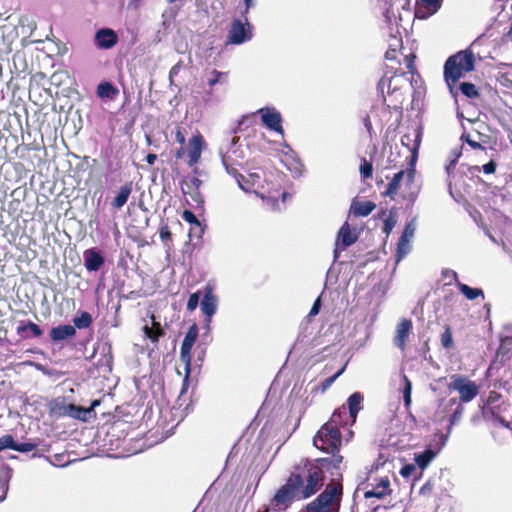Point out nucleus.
<instances>
[{"instance_id":"obj_1","label":"nucleus","mask_w":512,"mask_h":512,"mask_svg":"<svg viewBox=\"0 0 512 512\" xmlns=\"http://www.w3.org/2000/svg\"><path fill=\"white\" fill-rule=\"evenodd\" d=\"M475 58L470 49L450 56L444 65V79L451 94L455 95L454 85L465 73L474 70Z\"/></svg>"},{"instance_id":"obj_2","label":"nucleus","mask_w":512,"mask_h":512,"mask_svg":"<svg viewBox=\"0 0 512 512\" xmlns=\"http://www.w3.org/2000/svg\"><path fill=\"white\" fill-rule=\"evenodd\" d=\"M291 475L299 481L298 490L302 499L313 496L323 486L324 475L322 467L309 461L303 467H298L296 472Z\"/></svg>"},{"instance_id":"obj_3","label":"nucleus","mask_w":512,"mask_h":512,"mask_svg":"<svg viewBox=\"0 0 512 512\" xmlns=\"http://www.w3.org/2000/svg\"><path fill=\"white\" fill-rule=\"evenodd\" d=\"M342 498V485L338 482L328 484L318 497L310 502L307 512H338Z\"/></svg>"},{"instance_id":"obj_4","label":"nucleus","mask_w":512,"mask_h":512,"mask_svg":"<svg viewBox=\"0 0 512 512\" xmlns=\"http://www.w3.org/2000/svg\"><path fill=\"white\" fill-rule=\"evenodd\" d=\"M313 444L317 449L327 453L338 451L341 445V433L339 429L330 425H323L313 438Z\"/></svg>"},{"instance_id":"obj_5","label":"nucleus","mask_w":512,"mask_h":512,"mask_svg":"<svg viewBox=\"0 0 512 512\" xmlns=\"http://www.w3.org/2000/svg\"><path fill=\"white\" fill-rule=\"evenodd\" d=\"M299 481L292 475L288 478L285 485H283L275 494L271 501V506L274 509L281 510L288 507L293 500H300V493L298 490Z\"/></svg>"},{"instance_id":"obj_6","label":"nucleus","mask_w":512,"mask_h":512,"mask_svg":"<svg viewBox=\"0 0 512 512\" xmlns=\"http://www.w3.org/2000/svg\"><path fill=\"white\" fill-rule=\"evenodd\" d=\"M449 389L459 393L460 403L471 402L479 394V386L472 380L462 375H453Z\"/></svg>"},{"instance_id":"obj_7","label":"nucleus","mask_w":512,"mask_h":512,"mask_svg":"<svg viewBox=\"0 0 512 512\" xmlns=\"http://www.w3.org/2000/svg\"><path fill=\"white\" fill-rule=\"evenodd\" d=\"M214 289L215 285L213 283H206V285L203 287V295L200 303L207 332L210 331V324L218 307V297L214 294Z\"/></svg>"},{"instance_id":"obj_8","label":"nucleus","mask_w":512,"mask_h":512,"mask_svg":"<svg viewBox=\"0 0 512 512\" xmlns=\"http://www.w3.org/2000/svg\"><path fill=\"white\" fill-rule=\"evenodd\" d=\"M244 17V22L235 19L231 24V29L228 33V42L232 44H242L246 41H249L252 38L251 25L248 22L247 16Z\"/></svg>"},{"instance_id":"obj_9","label":"nucleus","mask_w":512,"mask_h":512,"mask_svg":"<svg viewBox=\"0 0 512 512\" xmlns=\"http://www.w3.org/2000/svg\"><path fill=\"white\" fill-rule=\"evenodd\" d=\"M257 113L261 117V121L263 125L271 130L276 132L277 134L284 136V129L282 126V116L281 113L274 107H263L260 108Z\"/></svg>"},{"instance_id":"obj_10","label":"nucleus","mask_w":512,"mask_h":512,"mask_svg":"<svg viewBox=\"0 0 512 512\" xmlns=\"http://www.w3.org/2000/svg\"><path fill=\"white\" fill-rule=\"evenodd\" d=\"M238 141V137H232L229 148L225 153H221L222 164L225 168L239 165L240 161L244 158L243 151L237 147Z\"/></svg>"},{"instance_id":"obj_11","label":"nucleus","mask_w":512,"mask_h":512,"mask_svg":"<svg viewBox=\"0 0 512 512\" xmlns=\"http://www.w3.org/2000/svg\"><path fill=\"white\" fill-rule=\"evenodd\" d=\"M442 3L443 0H416L415 17L428 19L440 10Z\"/></svg>"},{"instance_id":"obj_12","label":"nucleus","mask_w":512,"mask_h":512,"mask_svg":"<svg viewBox=\"0 0 512 512\" xmlns=\"http://www.w3.org/2000/svg\"><path fill=\"white\" fill-rule=\"evenodd\" d=\"M421 131L419 129H413L411 133H406L401 137V143L405 146L409 152H411L410 165H414L418 157V150L421 143Z\"/></svg>"},{"instance_id":"obj_13","label":"nucleus","mask_w":512,"mask_h":512,"mask_svg":"<svg viewBox=\"0 0 512 512\" xmlns=\"http://www.w3.org/2000/svg\"><path fill=\"white\" fill-rule=\"evenodd\" d=\"M117 42L118 36L110 28H102L95 33V44L100 49H111Z\"/></svg>"},{"instance_id":"obj_14","label":"nucleus","mask_w":512,"mask_h":512,"mask_svg":"<svg viewBox=\"0 0 512 512\" xmlns=\"http://www.w3.org/2000/svg\"><path fill=\"white\" fill-rule=\"evenodd\" d=\"M204 145L203 137L200 134L194 135L189 140V147H188V165L190 167L194 166L200 159L202 149Z\"/></svg>"},{"instance_id":"obj_15","label":"nucleus","mask_w":512,"mask_h":512,"mask_svg":"<svg viewBox=\"0 0 512 512\" xmlns=\"http://www.w3.org/2000/svg\"><path fill=\"white\" fill-rule=\"evenodd\" d=\"M194 345L187 343L185 341L182 342L181 348H180V360L185 365V378L183 380V386L181 390V394L185 393L188 382H189V375L191 370V350Z\"/></svg>"},{"instance_id":"obj_16","label":"nucleus","mask_w":512,"mask_h":512,"mask_svg":"<svg viewBox=\"0 0 512 512\" xmlns=\"http://www.w3.org/2000/svg\"><path fill=\"white\" fill-rule=\"evenodd\" d=\"M103 264V256L95 249H87L84 252V265L89 272L98 271Z\"/></svg>"},{"instance_id":"obj_17","label":"nucleus","mask_w":512,"mask_h":512,"mask_svg":"<svg viewBox=\"0 0 512 512\" xmlns=\"http://www.w3.org/2000/svg\"><path fill=\"white\" fill-rule=\"evenodd\" d=\"M412 328V323L408 319H403L396 327V335L394 337V344L403 350L405 348V342L408 338Z\"/></svg>"},{"instance_id":"obj_18","label":"nucleus","mask_w":512,"mask_h":512,"mask_svg":"<svg viewBox=\"0 0 512 512\" xmlns=\"http://www.w3.org/2000/svg\"><path fill=\"white\" fill-rule=\"evenodd\" d=\"M69 404L64 397H57L51 400L48 405L50 415L58 418L66 417Z\"/></svg>"},{"instance_id":"obj_19","label":"nucleus","mask_w":512,"mask_h":512,"mask_svg":"<svg viewBox=\"0 0 512 512\" xmlns=\"http://www.w3.org/2000/svg\"><path fill=\"white\" fill-rule=\"evenodd\" d=\"M76 334V329L72 325H59L50 331V337L53 341L59 342L67 338L73 337Z\"/></svg>"},{"instance_id":"obj_20","label":"nucleus","mask_w":512,"mask_h":512,"mask_svg":"<svg viewBox=\"0 0 512 512\" xmlns=\"http://www.w3.org/2000/svg\"><path fill=\"white\" fill-rule=\"evenodd\" d=\"M363 401V396L359 392H354L349 396L347 400L349 416L351 418V423H354L357 418L358 412L361 410V403Z\"/></svg>"},{"instance_id":"obj_21","label":"nucleus","mask_w":512,"mask_h":512,"mask_svg":"<svg viewBox=\"0 0 512 512\" xmlns=\"http://www.w3.org/2000/svg\"><path fill=\"white\" fill-rule=\"evenodd\" d=\"M132 185V182H127L126 184L120 187L118 194L112 201V206L114 208L120 209L126 204L132 192Z\"/></svg>"},{"instance_id":"obj_22","label":"nucleus","mask_w":512,"mask_h":512,"mask_svg":"<svg viewBox=\"0 0 512 512\" xmlns=\"http://www.w3.org/2000/svg\"><path fill=\"white\" fill-rule=\"evenodd\" d=\"M389 485H390L389 479L382 478L380 480V482L375 487H373L371 490H368L365 492V498H367V499L373 498V497L379 498V499L383 498L388 493Z\"/></svg>"},{"instance_id":"obj_23","label":"nucleus","mask_w":512,"mask_h":512,"mask_svg":"<svg viewBox=\"0 0 512 512\" xmlns=\"http://www.w3.org/2000/svg\"><path fill=\"white\" fill-rule=\"evenodd\" d=\"M357 240V236L354 235L348 223H344L338 232V242L341 244L342 248L345 249L355 243Z\"/></svg>"},{"instance_id":"obj_24","label":"nucleus","mask_w":512,"mask_h":512,"mask_svg":"<svg viewBox=\"0 0 512 512\" xmlns=\"http://www.w3.org/2000/svg\"><path fill=\"white\" fill-rule=\"evenodd\" d=\"M66 417L87 421L91 417V409H86L85 407L70 403Z\"/></svg>"},{"instance_id":"obj_25","label":"nucleus","mask_w":512,"mask_h":512,"mask_svg":"<svg viewBox=\"0 0 512 512\" xmlns=\"http://www.w3.org/2000/svg\"><path fill=\"white\" fill-rule=\"evenodd\" d=\"M436 453L431 449H426L420 453L414 454L416 465L421 469V472L428 467V465L435 458Z\"/></svg>"},{"instance_id":"obj_26","label":"nucleus","mask_w":512,"mask_h":512,"mask_svg":"<svg viewBox=\"0 0 512 512\" xmlns=\"http://www.w3.org/2000/svg\"><path fill=\"white\" fill-rule=\"evenodd\" d=\"M376 208V205L371 201L357 202L352 206L355 216L366 217Z\"/></svg>"},{"instance_id":"obj_27","label":"nucleus","mask_w":512,"mask_h":512,"mask_svg":"<svg viewBox=\"0 0 512 512\" xmlns=\"http://www.w3.org/2000/svg\"><path fill=\"white\" fill-rule=\"evenodd\" d=\"M457 287L468 300H474L479 296L484 297L483 290L480 288H472L461 282H457Z\"/></svg>"},{"instance_id":"obj_28","label":"nucleus","mask_w":512,"mask_h":512,"mask_svg":"<svg viewBox=\"0 0 512 512\" xmlns=\"http://www.w3.org/2000/svg\"><path fill=\"white\" fill-rule=\"evenodd\" d=\"M346 414L347 408L345 406H342L333 412L330 420L324 425H330L332 426V428L339 429V426H342L344 424L343 417H345Z\"/></svg>"},{"instance_id":"obj_29","label":"nucleus","mask_w":512,"mask_h":512,"mask_svg":"<svg viewBox=\"0 0 512 512\" xmlns=\"http://www.w3.org/2000/svg\"><path fill=\"white\" fill-rule=\"evenodd\" d=\"M396 81H405L403 75L401 76H392L388 78L386 75L381 78L378 83V91L384 96L385 89H387V93H391V86L393 82Z\"/></svg>"},{"instance_id":"obj_30","label":"nucleus","mask_w":512,"mask_h":512,"mask_svg":"<svg viewBox=\"0 0 512 512\" xmlns=\"http://www.w3.org/2000/svg\"><path fill=\"white\" fill-rule=\"evenodd\" d=\"M405 175V171L397 172L389 182L385 194L388 196L394 195L400 187V183Z\"/></svg>"},{"instance_id":"obj_31","label":"nucleus","mask_w":512,"mask_h":512,"mask_svg":"<svg viewBox=\"0 0 512 512\" xmlns=\"http://www.w3.org/2000/svg\"><path fill=\"white\" fill-rule=\"evenodd\" d=\"M343 457L341 455L332 453L331 458H323L318 460L323 468L330 469V467L339 470Z\"/></svg>"},{"instance_id":"obj_32","label":"nucleus","mask_w":512,"mask_h":512,"mask_svg":"<svg viewBox=\"0 0 512 512\" xmlns=\"http://www.w3.org/2000/svg\"><path fill=\"white\" fill-rule=\"evenodd\" d=\"M143 331L152 342L156 343L158 342L159 338L163 335V331L161 329V326L159 323L153 322V328L148 327L145 325L143 327Z\"/></svg>"},{"instance_id":"obj_33","label":"nucleus","mask_w":512,"mask_h":512,"mask_svg":"<svg viewBox=\"0 0 512 512\" xmlns=\"http://www.w3.org/2000/svg\"><path fill=\"white\" fill-rule=\"evenodd\" d=\"M75 329H86L92 324V316L88 312H81L73 319Z\"/></svg>"},{"instance_id":"obj_34","label":"nucleus","mask_w":512,"mask_h":512,"mask_svg":"<svg viewBox=\"0 0 512 512\" xmlns=\"http://www.w3.org/2000/svg\"><path fill=\"white\" fill-rule=\"evenodd\" d=\"M463 411H464V408H463V406L460 403L457 406V408L455 409V411L453 412V414L450 416V426H449V429H448V433L446 435H441L442 445H445V443H446V441L448 439V435H449V433L451 431V427L461 419Z\"/></svg>"},{"instance_id":"obj_35","label":"nucleus","mask_w":512,"mask_h":512,"mask_svg":"<svg viewBox=\"0 0 512 512\" xmlns=\"http://www.w3.org/2000/svg\"><path fill=\"white\" fill-rule=\"evenodd\" d=\"M116 92L114 86L109 82L100 83L97 87V94L101 98H111Z\"/></svg>"},{"instance_id":"obj_36","label":"nucleus","mask_w":512,"mask_h":512,"mask_svg":"<svg viewBox=\"0 0 512 512\" xmlns=\"http://www.w3.org/2000/svg\"><path fill=\"white\" fill-rule=\"evenodd\" d=\"M27 329H29L32 332L34 337H40L43 334L42 329L37 324L31 321H28L27 323L20 325L17 328V333L21 335Z\"/></svg>"},{"instance_id":"obj_37","label":"nucleus","mask_w":512,"mask_h":512,"mask_svg":"<svg viewBox=\"0 0 512 512\" xmlns=\"http://www.w3.org/2000/svg\"><path fill=\"white\" fill-rule=\"evenodd\" d=\"M461 156V150L459 148H454L449 155L448 164L445 167V170L447 172V175L450 177L452 174V171Z\"/></svg>"},{"instance_id":"obj_38","label":"nucleus","mask_w":512,"mask_h":512,"mask_svg":"<svg viewBox=\"0 0 512 512\" xmlns=\"http://www.w3.org/2000/svg\"><path fill=\"white\" fill-rule=\"evenodd\" d=\"M411 251V244L409 241L399 238L397 245V259L399 262L402 258H404Z\"/></svg>"},{"instance_id":"obj_39","label":"nucleus","mask_w":512,"mask_h":512,"mask_svg":"<svg viewBox=\"0 0 512 512\" xmlns=\"http://www.w3.org/2000/svg\"><path fill=\"white\" fill-rule=\"evenodd\" d=\"M416 227H417V221H416V218H413L410 222H408L406 224L404 231L400 238L411 242L412 238L414 237Z\"/></svg>"},{"instance_id":"obj_40","label":"nucleus","mask_w":512,"mask_h":512,"mask_svg":"<svg viewBox=\"0 0 512 512\" xmlns=\"http://www.w3.org/2000/svg\"><path fill=\"white\" fill-rule=\"evenodd\" d=\"M225 170L229 175L233 176L236 179L238 186L241 190H243L244 192H249V190L244 185V182H248V180H245V177L237 171L235 166L225 168Z\"/></svg>"},{"instance_id":"obj_41","label":"nucleus","mask_w":512,"mask_h":512,"mask_svg":"<svg viewBox=\"0 0 512 512\" xmlns=\"http://www.w3.org/2000/svg\"><path fill=\"white\" fill-rule=\"evenodd\" d=\"M460 90L463 95L468 98H475L478 96V91L474 84L469 82H463L460 84Z\"/></svg>"},{"instance_id":"obj_42","label":"nucleus","mask_w":512,"mask_h":512,"mask_svg":"<svg viewBox=\"0 0 512 512\" xmlns=\"http://www.w3.org/2000/svg\"><path fill=\"white\" fill-rule=\"evenodd\" d=\"M360 174L363 179H368L372 177L373 166L370 162H368L365 158L361 160L360 163Z\"/></svg>"},{"instance_id":"obj_43","label":"nucleus","mask_w":512,"mask_h":512,"mask_svg":"<svg viewBox=\"0 0 512 512\" xmlns=\"http://www.w3.org/2000/svg\"><path fill=\"white\" fill-rule=\"evenodd\" d=\"M203 295V291H197L195 293H192L189 298H188V301H187V310L192 312L194 311L198 305H199V301H200V298L201 296Z\"/></svg>"},{"instance_id":"obj_44","label":"nucleus","mask_w":512,"mask_h":512,"mask_svg":"<svg viewBox=\"0 0 512 512\" xmlns=\"http://www.w3.org/2000/svg\"><path fill=\"white\" fill-rule=\"evenodd\" d=\"M403 379H404V382H405V385H404V388H403L404 404H405L406 407H409L410 404H411L412 384H411L410 380L405 375L403 376Z\"/></svg>"},{"instance_id":"obj_45","label":"nucleus","mask_w":512,"mask_h":512,"mask_svg":"<svg viewBox=\"0 0 512 512\" xmlns=\"http://www.w3.org/2000/svg\"><path fill=\"white\" fill-rule=\"evenodd\" d=\"M183 219L190 223V224H193L195 225L197 228H199L200 232L202 233L203 232V228H202V225H201V222L198 220V218L196 217V215L192 212V211H189V210H185L183 212V215H182Z\"/></svg>"},{"instance_id":"obj_46","label":"nucleus","mask_w":512,"mask_h":512,"mask_svg":"<svg viewBox=\"0 0 512 512\" xmlns=\"http://www.w3.org/2000/svg\"><path fill=\"white\" fill-rule=\"evenodd\" d=\"M9 489V475L8 473L0 476V501H3Z\"/></svg>"},{"instance_id":"obj_47","label":"nucleus","mask_w":512,"mask_h":512,"mask_svg":"<svg viewBox=\"0 0 512 512\" xmlns=\"http://www.w3.org/2000/svg\"><path fill=\"white\" fill-rule=\"evenodd\" d=\"M197 337H198V327L196 324H193L192 326L189 327L183 341L194 345L197 340Z\"/></svg>"},{"instance_id":"obj_48","label":"nucleus","mask_w":512,"mask_h":512,"mask_svg":"<svg viewBox=\"0 0 512 512\" xmlns=\"http://www.w3.org/2000/svg\"><path fill=\"white\" fill-rule=\"evenodd\" d=\"M36 447H37V445L32 442L17 443L14 440L13 450L21 452V453H27V452L34 450Z\"/></svg>"},{"instance_id":"obj_49","label":"nucleus","mask_w":512,"mask_h":512,"mask_svg":"<svg viewBox=\"0 0 512 512\" xmlns=\"http://www.w3.org/2000/svg\"><path fill=\"white\" fill-rule=\"evenodd\" d=\"M441 344L446 349L452 347L453 337H452L451 328L449 326H447L445 328V331L441 335Z\"/></svg>"},{"instance_id":"obj_50","label":"nucleus","mask_w":512,"mask_h":512,"mask_svg":"<svg viewBox=\"0 0 512 512\" xmlns=\"http://www.w3.org/2000/svg\"><path fill=\"white\" fill-rule=\"evenodd\" d=\"M344 371V367L341 368L339 371H337L334 375H332L331 377L325 379L323 382H321L320 384V389H321V392H325L333 383L334 381L343 373Z\"/></svg>"},{"instance_id":"obj_51","label":"nucleus","mask_w":512,"mask_h":512,"mask_svg":"<svg viewBox=\"0 0 512 512\" xmlns=\"http://www.w3.org/2000/svg\"><path fill=\"white\" fill-rule=\"evenodd\" d=\"M14 447V438L12 435H4L0 437V452L4 449H12Z\"/></svg>"},{"instance_id":"obj_52","label":"nucleus","mask_w":512,"mask_h":512,"mask_svg":"<svg viewBox=\"0 0 512 512\" xmlns=\"http://www.w3.org/2000/svg\"><path fill=\"white\" fill-rule=\"evenodd\" d=\"M224 75L225 74L223 72H220V71H217V70H213L211 72V77L208 79L209 86L213 87L217 83L222 82V78L224 77Z\"/></svg>"},{"instance_id":"obj_53","label":"nucleus","mask_w":512,"mask_h":512,"mask_svg":"<svg viewBox=\"0 0 512 512\" xmlns=\"http://www.w3.org/2000/svg\"><path fill=\"white\" fill-rule=\"evenodd\" d=\"M415 471H416V466L415 465H413V464H406V465H404L401 468L400 474L404 478H408V477L412 476Z\"/></svg>"},{"instance_id":"obj_54","label":"nucleus","mask_w":512,"mask_h":512,"mask_svg":"<svg viewBox=\"0 0 512 512\" xmlns=\"http://www.w3.org/2000/svg\"><path fill=\"white\" fill-rule=\"evenodd\" d=\"M461 139L464 140L473 149H483L482 145L473 140L469 134H463Z\"/></svg>"},{"instance_id":"obj_55","label":"nucleus","mask_w":512,"mask_h":512,"mask_svg":"<svg viewBox=\"0 0 512 512\" xmlns=\"http://www.w3.org/2000/svg\"><path fill=\"white\" fill-rule=\"evenodd\" d=\"M202 183H203L202 179H200L199 177L193 176L191 178V180H190V184H187V187L189 189L193 188L194 190H199V188L201 187Z\"/></svg>"},{"instance_id":"obj_56","label":"nucleus","mask_w":512,"mask_h":512,"mask_svg":"<svg viewBox=\"0 0 512 512\" xmlns=\"http://www.w3.org/2000/svg\"><path fill=\"white\" fill-rule=\"evenodd\" d=\"M190 193V197L191 199L197 204V205H201L203 204L204 200H203V197L201 195V193L199 192V190H194V191H191L189 192Z\"/></svg>"},{"instance_id":"obj_57","label":"nucleus","mask_w":512,"mask_h":512,"mask_svg":"<svg viewBox=\"0 0 512 512\" xmlns=\"http://www.w3.org/2000/svg\"><path fill=\"white\" fill-rule=\"evenodd\" d=\"M483 172L485 174L494 173L496 170V163L494 161H490L482 166Z\"/></svg>"},{"instance_id":"obj_58","label":"nucleus","mask_w":512,"mask_h":512,"mask_svg":"<svg viewBox=\"0 0 512 512\" xmlns=\"http://www.w3.org/2000/svg\"><path fill=\"white\" fill-rule=\"evenodd\" d=\"M320 307H321V301H320V298H317L309 312V316L310 317L316 316L320 311Z\"/></svg>"},{"instance_id":"obj_59","label":"nucleus","mask_w":512,"mask_h":512,"mask_svg":"<svg viewBox=\"0 0 512 512\" xmlns=\"http://www.w3.org/2000/svg\"><path fill=\"white\" fill-rule=\"evenodd\" d=\"M175 139L181 146H183L185 144L186 138H185V134L181 128H177V131L175 134Z\"/></svg>"},{"instance_id":"obj_60","label":"nucleus","mask_w":512,"mask_h":512,"mask_svg":"<svg viewBox=\"0 0 512 512\" xmlns=\"http://www.w3.org/2000/svg\"><path fill=\"white\" fill-rule=\"evenodd\" d=\"M160 238L163 241H166V240L171 238V232L169 231L168 226L161 227V229H160Z\"/></svg>"},{"instance_id":"obj_61","label":"nucleus","mask_w":512,"mask_h":512,"mask_svg":"<svg viewBox=\"0 0 512 512\" xmlns=\"http://www.w3.org/2000/svg\"><path fill=\"white\" fill-rule=\"evenodd\" d=\"M413 166L414 165H411V168L407 172H405L404 176L406 177L407 183H412L414 181L416 171Z\"/></svg>"},{"instance_id":"obj_62","label":"nucleus","mask_w":512,"mask_h":512,"mask_svg":"<svg viewBox=\"0 0 512 512\" xmlns=\"http://www.w3.org/2000/svg\"><path fill=\"white\" fill-rule=\"evenodd\" d=\"M432 492V484L430 481H427L420 489L421 495H428Z\"/></svg>"},{"instance_id":"obj_63","label":"nucleus","mask_w":512,"mask_h":512,"mask_svg":"<svg viewBox=\"0 0 512 512\" xmlns=\"http://www.w3.org/2000/svg\"><path fill=\"white\" fill-rule=\"evenodd\" d=\"M243 1H244L245 8H244V11L242 12V16H245V15H247L249 9L254 7L255 3L253 0H243Z\"/></svg>"},{"instance_id":"obj_64","label":"nucleus","mask_w":512,"mask_h":512,"mask_svg":"<svg viewBox=\"0 0 512 512\" xmlns=\"http://www.w3.org/2000/svg\"><path fill=\"white\" fill-rule=\"evenodd\" d=\"M395 222L391 219H387L384 223V231L389 234L394 227Z\"/></svg>"}]
</instances>
